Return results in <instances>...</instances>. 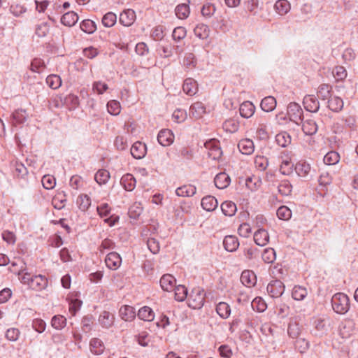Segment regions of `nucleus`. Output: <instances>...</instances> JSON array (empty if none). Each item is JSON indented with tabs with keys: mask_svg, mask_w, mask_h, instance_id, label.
Masks as SVG:
<instances>
[{
	"mask_svg": "<svg viewBox=\"0 0 358 358\" xmlns=\"http://www.w3.org/2000/svg\"><path fill=\"white\" fill-rule=\"evenodd\" d=\"M187 34L186 29L183 27H176L172 33L173 39L176 41H180L185 38Z\"/></svg>",
	"mask_w": 358,
	"mask_h": 358,
	"instance_id": "61",
	"label": "nucleus"
},
{
	"mask_svg": "<svg viewBox=\"0 0 358 358\" xmlns=\"http://www.w3.org/2000/svg\"><path fill=\"white\" fill-rule=\"evenodd\" d=\"M90 348V351L97 355L102 354L105 348L103 342L97 338L91 339Z\"/></svg>",
	"mask_w": 358,
	"mask_h": 358,
	"instance_id": "33",
	"label": "nucleus"
},
{
	"mask_svg": "<svg viewBox=\"0 0 358 358\" xmlns=\"http://www.w3.org/2000/svg\"><path fill=\"white\" fill-rule=\"evenodd\" d=\"M224 249L230 252L236 251L239 246V241L236 236L233 235L226 236L223 240Z\"/></svg>",
	"mask_w": 358,
	"mask_h": 358,
	"instance_id": "14",
	"label": "nucleus"
},
{
	"mask_svg": "<svg viewBox=\"0 0 358 358\" xmlns=\"http://www.w3.org/2000/svg\"><path fill=\"white\" fill-rule=\"evenodd\" d=\"M45 67V62L40 58H34L31 63L30 69L33 72L40 73Z\"/></svg>",
	"mask_w": 358,
	"mask_h": 358,
	"instance_id": "58",
	"label": "nucleus"
},
{
	"mask_svg": "<svg viewBox=\"0 0 358 358\" xmlns=\"http://www.w3.org/2000/svg\"><path fill=\"white\" fill-rule=\"evenodd\" d=\"M176 278L171 274H164L160 279V285L163 290L170 292L176 287Z\"/></svg>",
	"mask_w": 358,
	"mask_h": 358,
	"instance_id": "15",
	"label": "nucleus"
},
{
	"mask_svg": "<svg viewBox=\"0 0 358 358\" xmlns=\"http://www.w3.org/2000/svg\"><path fill=\"white\" fill-rule=\"evenodd\" d=\"M120 183L125 190L130 192L135 188L136 180L132 174L127 173L121 178Z\"/></svg>",
	"mask_w": 358,
	"mask_h": 358,
	"instance_id": "20",
	"label": "nucleus"
},
{
	"mask_svg": "<svg viewBox=\"0 0 358 358\" xmlns=\"http://www.w3.org/2000/svg\"><path fill=\"white\" fill-rule=\"evenodd\" d=\"M196 189L194 185H183L176 190L178 196H192L196 194Z\"/></svg>",
	"mask_w": 358,
	"mask_h": 358,
	"instance_id": "31",
	"label": "nucleus"
},
{
	"mask_svg": "<svg viewBox=\"0 0 358 358\" xmlns=\"http://www.w3.org/2000/svg\"><path fill=\"white\" fill-rule=\"evenodd\" d=\"M48 282L45 276L42 275H34L29 288L36 291H41L47 287Z\"/></svg>",
	"mask_w": 358,
	"mask_h": 358,
	"instance_id": "11",
	"label": "nucleus"
},
{
	"mask_svg": "<svg viewBox=\"0 0 358 358\" xmlns=\"http://www.w3.org/2000/svg\"><path fill=\"white\" fill-rule=\"evenodd\" d=\"M80 29L87 34H92L96 29V24L91 20H84L80 23Z\"/></svg>",
	"mask_w": 358,
	"mask_h": 358,
	"instance_id": "45",
	"label": "nucleus"
},
{
	"mask_svg": "<svg viewBox=\"0 0 358 358\" xmlns=\"http://www.w3.org/2000/svg\"><path fill=\"white\" fill-rule=\"evenodd\" d=\"M98 321L103 328L109 329L114 324L115 315L109 311L103 310L101 313Z\"/></svg>",
	"mask_w": 358,
	"mask_h": 358,
	"instance_id": "12",
	"label": "nucleus"
},
{
	"mask_svg": "<svg viewBox=\"0 0 358 358\" xmlns=\"http://www.w3.org/2000/svg\"><path fill=\"white\" fill-rule=\"evenodd\" d=\"M221 209L226 216L231 217L235 215L237 208L236 205L230 201H226L221 204Z\"/></svg>",
	"mask_w": 358,
	"mask_h": 358,
	"instance_id": "34",
	"label": "nucleus"
},
{
	"mask_svg": "<svg viewBox=\"0 0 358 358\" xmlns=\"http://www.w3.org/2000/svg\"><path fill=\"white\" fill-rule=\"evenodd\" d=\"M120 317L127 322L132 321L136 317V312L132 306L124 305L119 310Z\"/></svg>",
	"mask_w": 358,
	"mask_h": 358,
	"instance_id": "18",
	"label": "nucleus"
},
{
	"mask_svg": "<svg viewBox=\"0 0 358 358\" xmlns=\"http://www.w3.org/2000/svg\"><path fill=\"white\" fill-rule=\"evenodd\" d=\"M275 142L282 148H285L291 143V136L286 132L282 131L275 136Z\"/></svg>",
	"mask_w": 358,
	"mask_h": 358,
	"instance_id": "36",
	"label": "nucleus"
},
{
	"mask_svg": "<svg viewBox=\"0 0 358 358\" xmlns=\"http://www.w3.org/2000/svg\"><path fill=\"white\" fill-rule=\"evenodd\" d=\"M307 295V290L306 288L301 286H295L292 292V298L294 300H303Z\"/></svg>",
	"mask_w": 358,
	"mask_h": 358,
	"instance_id": "51",
	"label": "nucleus"
},
{
	"mask_svg": "<svg viewBox=\"0 0 358 358\" xmlns=\"http://www.w3.org/2000/svg\"><path fill=\"white\" fill-rule=\"evenodd\" d=\"M333 310L338 314H345L350 308L348 296L343 293H336L331 298Z\"/></svg>",
	"mask_w": 358,
	"mask_h": 358,
	"instance_id": "1",
	"label": "nucleus"
},
{
	"mask_svg": "<svg viewBox=\"0 0 358 358\" xmlns=\"http://www.w3.org/2000/svg\"><path fill=\"white\" fill-rule=\"evenodd\" d=\"M291 8L290 3L287 0H278L274 5L275 10L280 15L287 14Z\"/></svg>",
	"mask_w": 358,
	"mask_h": 358,
	"instance_id": "29",
	"label": "nucleus"
},
{
	"mask_svg": "<svg viewBox=\"0 0 358 358\" xmlns=\"http://www.w3.org/2000/svg\"><path fill=\"white\" fill-rule=\"evenodd\" d=\"M340 155L335 151L327 152L323 159L324 163L327 165H334L339 162Z\"/></svg>",
	"mask_w": 358,
	"mask_h": 358,
	"instance_id": "43",
	"label": "nucleus"
},
{
	"mask_svg": "<svg viewBox=\"0 0 358 358\" xmlns=\"http://www.w3.org/2000/svg\"><path fill=\"white\" fill-rule=\"evenodd\" d=\"M201 206L206 211H213L218 206L217 200L213 196H206L201 199Z\"/></svg>",
	"mask_w": 358,
	"mask_h": 358,
	"instance_id": "22",
	"label": "nucleus"
},
{
	"mask_svg": "<svg viewBox=\"0 0 358 358\" xmlns=\"http://www.w3.org/2000/svg\"><path fill=\"white\" fill-rule=\"evenodd\" d=\"M331 86L327 84H322L319 86L317 96L322 99H329L331 97Z\"/></svg>",
	"mask_w": 358,
	"mask_h": 358,
	"instance_id": "39",
	"label": "nucleus"
},
{
	"mask_svg": "<svg viewBox=\"0 0 358 358\" xmlns=\"http://www.w3.org/2000/svg\"><path fill=\"white\" fill-rule=\"evenodd\" d=\"M276 213L278 217L283 220H287L292 217L291 210L285 206L279 207Z\"/></svg>",
	"mask_w": 358,
	"mask_h": 358,
	"instance_id": "60",
	"label": "nucleus"
},
{
	"mask_svg": "<svg viewBox=\"0 0 358 358\" xmlns=\"http://www.w3.org/2000/svg\"><path fill=\"white\" fill-rule=\"evenodd\" d=\"M175 299L178 301H183L187 297V289L183 285L176 286Z\"/></svg>",
	"mask_w": 358,
	"mask_h": 358,
	"instance_id": "47",
	"label": "nucleus"
},
{
	"mask_svg": "<svg viewBox=\"0 0 358 358\" xmlns=\"http://www.w3.org/2000/svg\"><path fill=\"white\" fill-rule=\"evenodd\" d=\"M196 64V59L193 53H187L183 60V65L187 69H192Z\"/></svg>",
	"mask_w": 358,
	"mask_h": 358,
	"instance_id": "62",
	"label": "nucleus"
},
{
	"mask_svg": "<svg viewBox=\"0 0 358 358\" xmlns=\"http://www.w3.org/2000/svg\"><path fill=\"white\" fill-rule=\"evenodd\" d=\"M43 187L46 189H52L56 185L55 178L51 175H45L41 180Z\"/></svg>",
	"mask_w": 358,
	"mask_h": 358,
	"instance_id": "57",
	"label": "nucleus"
},
{
	"mask_svg": "<svg viewBox=\"0 0 358 358\" xmlns=\"http://www.w3.org/2000/svg\"><path fill=\"white\" fill-rule=\"evenodd\" d=\"M260 106L264 111L271 112L276 106V100L273 96H266L262 100Z\"/></svg>",
	"mask_w": 358,
	"mask_h": 358,
	"instance_id": "30",
	"label": "nucleus"
},
{
	"mask_svg": "<svg viewBox=\"0 0 358 358\" xmlns=\"http://www.w3.org/2000/svg\"><path fill=\"white\" fill-rule=\"evenodd\" d=\"M214 182L216 187L220 189L227 188L230 182V177L224 172H221L216 175L214 178Z\"/></svg>",
	"mask_w": 358,
	"mask_h": 358,
	"instance_id": "16",
	"label": "nucleus"
},
{
	"mask_svg": "<svg viewBox=\"0 0 358 358\" xmlns=\"http://www.w3.org/2000/svg\"><path fill=\"white\" fill-rule=\"evenodd\" d=\"M268 294L273 298L280 296L285 291V285L279 280H272L266 287Z\"/></svg>",
	"mask_w": 358,
	"mask_h": 358,
	"instance_id": "5",
	"label": "nucleus"
},
{
	"mask_svg": "<svg viewBox=\"0 0 358 358\" xmlns=\"http://www.w3.org/2000/svg\"><path fill=\"white\" fill-rule=\"evenodd\" d=\"M328 108L334 112H339L343 108V101L338 96L330 97L328 99Z\"/></svg>",
	"mask_w": 358,
	"mask_h": 358,
	"instance_id": "28",
	"label": "nucleus"
},
{
	"mask_svg": "<svg viewBox=\"0 0 358 358\" xmlns=\"http://www.w3.org/2000/svg\"><path fill=\"white\" fill-rule=\"evenodd\" d=\"M278 189L282 196H289L292 191V185L288 180H283L280 182Z\"/></svg>",
	"mask_w": 358,
	"mask_h": 358,
	"instance_id": "40",
	"label": "nucleus"
},
{
	"mask_svg": "<svg viewBox=\"0 0 358 358\" xmlns=\"http://www.w3.org/2000/svg\"><path fill=\"white\" fill-rule=\"evenodd\" d=\"M222 127L227 132L234 133L238 130L239 122L236 120L229 119L224 122Z\"/></svg>",
	"mask_w": 358,
	"mask_h": 358,
	"instance_id": "42",
	"label": "nucleus"
},
{
	"mask_svg": "<svg viewBox=\"0 0 358 358\" xmlns=\"http://www.w3.org/2000/svg\"><path fill=\"white\" fill-rule=\"evenodd\" d=\"M268 234L264 229H259L254 234V241L255 243L259 246L266 245L268 243Z\"/></svg>",
	"mask_w": 358,
	"mask_h": 358,
	"instance_id": "21",
	"label": "nucleus"
},
{
	"mask_svg": "<svg viewBox=\"0 0 358 358\" xmlns=\"http://www.w3.org/2000/svg\"><path fill=\"white\" fill-rule=\"evenodd\" d=\"M287 115L289 119L297 124L303 122V110L296 103H290L287 107Z\"/></svg>",
	"mask_w": 358,
	"mask_h": 358,
	"instance_id": "4",
	"label": "nucleus"
},
{
	"mask_svg": "<svg viewBox=\"0 0 358 358\" xmlns=\"http://www.w3.org/2000/svg\"><path fill=\"white\" fill-rule=\"evenodd\" d=\"M189 7L188 5L182 3L176 6V15L180 19H185L189 16Z\"/></svg>",
	"mask_w": 358,
	"mask_h": 358,
	"instance_id": "49",
	"label": "nucleus"
},
{
	"mask_svg": "<svg viewBox=\"0 0 358 358\" xmlns=\"http://www.w3.org/2000/svg\"><path fill=\"white\" fill-rule=\"evenodd\" d=\"M120 103L116 100H110L107 103V110L113 115H117L120 113Z\"/></svg>",
	"mask_w": 358,
	"mask_h": 358,
	"instance_id": "53",
	"label": "nucleus"
},
{
	"mask_svg": "<svg viewBox=\"0 0 358 358\" xmlns=\"http://www.w3.org/2000/svg\"><path fill=\"white\" fill-rule=\"evenodd\" d=\"M246 10L255 15L259 7V0H247L244 2Z\"/></svg>",
	"mask_w": 358,
	"mask_h": 358,
	"instance_id": "64",
	"label": "nucleus"
},
{
	"mask_svg": "<svg viewBox=\"0 0 358 358\" xmlns=\"http://www.w3.org/2000/svg\"><path fill=\"white\" fill-rule=\"evenodd\" d=\"M66 324V319L60 315H55L51 320V325L56 329H62Z\"/></svg>",
	"mask_w": 358,
	"mask_h": 358,
	"instance_id": "48",
	"label": "nucleus"
},
{
	"mask_svg": "<svg viewBox=\"0 0 358 358\" xmlns=\"http://www.w3.org/2000/svg\"><path fill=\"white\" fill-rule=\"evenodd\" d=\"M324 319H317L315 322V328L317 331L316 335H322L327 331V324Z\"/></svg>",
	"mask_w": 358,
	"mask_h": 358,
	"instance_id": "59",
	"label": "nucleus"
},
{
	"mask_svg": "<svg viewBox=\"0 0 358 358\" xmlns=\"http://www.w3.org/2000/svg\"><path fill=\"white\" fill-rule=\"evenodd\" d=\"M130 152L134 158L136 159H143L147 152L146 145L142 142L136 141L132 145Z\"/></svg>",
	"mask_w": 358,
	"mask_h": 358,
	"instance_id": "10",
	"label": "nucleus"
},
{
	"mask_svg": "<svg viewBox=\"0 0 358 358\" xmlns=\"http://www.w3.org/2000/svg\"><path fill=\"white\" fill-rule=\"evenodd\" d=\"M217 314L223 319H227L231 314L230 306L225 302H220L216 306Z\"/></svg>",
	"mask_w": 358,
	"mask_h": 358,
	"instance_id": "37",
	"label": "nucleus"
},
{
	"mask_svg": "<svg viewBox=\"0 0 358 358\" xmlns=\"http://www.w3.org/2000/svg\"><path fill=\"white\" fill-rule=\"evenodd\" d=\"M205 147L209 150L208 155L213 159H218L222 156V152L218 145V141L215 139L210 140L205 143Z\"/></svg>",
	"mask_w": 358,
	"mask_h": 358,
	"instance_id": "6",
	"label": "nucleus"
},
{
	"mask_svg": "<svg viewBox=\"0 0 358 358\" xmlns=\"http://www.w3.org/2000/svg\"><path fill=\"white\" fill-rule=\"evenodd\" d=\"M78 20L77 13L73 11H69L64 14L61 18V22L68 27L73 26Z\"/></svg>",
	"mask_w": 358,
	"mask_h": 358,
	"instance_id": "27",
	"label": "nucleus"
},
{
	"mask_svg": "<svg viewBox=\"0 0 358 358\" xmlns=\"http://www.w3.org/2000/svg\"><path fill=\"white\" fill-rule=\"evenodd\" d=\"M157 141L162 146H169L173 143L174 135L170 129H162L157 135Z\"/></svg>",
	"mask_w": 358,
	"mask_h": 358,
	"instance_id": "8",
	"label": "nucleus"
},
{
	"mask_svg": "<svg viewBox=\"0 0 358 358\" xmlns=\"http://www.w3.org/2000/svg\"><path fill=\"white\" fill-rule=\"evenodd\" d=\"M110 178V173L106 169L99 170L94 176V179L99 185L106 184Z\"/></svg>",
	"mask_w": 358,
	"mask_h": 358,
	"instance_id": "46",
	"label": "nucleus"
},
{
	"mask_svg": "<svg viewBox=\"0 0 358 358\" xmlns=\"http://www.w3.org/2000/svg\"><path fill=\"white\" fill-rule=\"evenodd\" d=\"M13 119V124H18L23 123L26 120L27 115L24 110H15L12 115Z\"/></svg>",
	"mask_w": 358,
	"mask_h": 358,
	"instance_id": "54",
	"label": "nucleus"
},
{
	"mask_svg": "<svg viewBox=\"0 0 358 358\" xmlns=\"http://www.w3.org/2000/svg\"><path fill=\"white\" fill-rule=\"evenodd\" d=\"M255 107L250 101H244L240 106V115L244 118L250 117L255 113Z\"/></svg>",
	"mask_w": 358,
	"mask_h": 358,
	"instance_id": "23",
	"label": "nucleus"
},
{
	"mask_svg": "<svg viewBox=\"0 0 358 358\" xmlns=\"http://www.w3.org/2000/svg\"><path fill=\"white\" fill-rule=\"evenodd\" d=\"M136 20V13L132 9L124 10L120 15L119 22L125 27H129Z\"/></svg>",
	"mask_w": 358,
	"mask_h": 358,
	"instance_id": "13",
	"label": "nucleus"
},
{
	"mask_svg": "<svg viewBox=\"0 0 358 358\" xmlns=\"http://www.w3.org/2000/svg\"><path fill=\"white\" fill-rule=\"evenodd\" d=\"M294 164L289 160H283L280 166V171L285 176H289L293 172Z\"/></svg>",
	"mask_w": 358,
	"mask_h": 358,
	"instance_id": "56",
	"label": "nucleus"
},
{
	"mask_svg": "<svg viewBox=\"0 0 358 358\" xmlns=\"http://www.w3.org/2000/svg\"><path fill=\"white\" fill-rule=\"evenodd\" d=\"M333 178L328 172H322L319 177V184L320 186L327 187L332 183Z\"/></svg>",
	"mask_w": 358,
	"mask_h": 358,
	"instance_id": "63",
	"label": "nucleus"
},
{
	"mask_svg": "<svg viewBox=\"0 0 358 358\" xmlns=\"http://www.w3.org/2000/svg\"><path fill=\"white\" fill-rule=\"evenodd\" d=\"M252 307L254 310H256L259 313H262L266 309L267 306L263 299L261 297H256L252 301Z\"/></svg>",
	"mask_w": 358,
	"mask_h": 358,
	"instance_id": "55",
	"label": "nucleus"
},
{
	"mask_svg": "<svg viewBox=\"0 0 358 358\" xmlns=\"http://www.w3.org/2000/svg\"><path fill=\"white\" fill-rule=\"evenodd\" d=\"M317 129V124L314 120L308 119L302 122V129L306 135L312 136L315 134Z\"/></svg>",
	"mask_w": 358,
	"mask_h": 358,
	"instance_id": "24",
	"label": "nucleus"
},
{
	"mask_svg": "<svg viewBox=\"0 0 358 358\" xmlns=\"http://www.w3.org/2000/svg\"><path fill=\"white\" fill-rule=\"evenodd\" d=\"M138 317L142 320L149 322L153 320L155 314L150 307L143 306L139 309L138 312Z\"/></svg>",
	"mask_w": 358,
	"mask_h": 358,
	"instance_id": "35",
	"label": "nucleus"
},
{
	"mask_svg": "<svg viewBox=\"0 0 358 358\" xmlns=\"http://www.w3.org/2000/svg\"><path fill=\"white\" fill-rule=\"evenodd\" d=\"M305 109L311 113H316L320 108V103L314 95H306L303 100Z\"/></svg>",
	"mask_w": 358,
	"mask_h": 358,
	"instance_id": "9",
	"label": "nucleus"
},
{
	"mask_svg": "<svg viewBox=\"0 0 358 358\" xmlns=\"http://www.w3.org/2000/svg\"><path fill=\"white\" fill-rule=\"evenodd\" d=\"M241 281L246 287H252L257 282L256 275L252 271L245 270L241 273Z\"/></svg>",
	"mask_w": 358,
	"mask_h": 358,
	"instance_id": "19",
	"label": "nucleus"
},
{
	"mask_svg": "<svg viewBox=\"0 0 358 358\" xmlns=\"http://www.w3.org/2000/svg\"><path fill=\"white\" fill-rule=\"evenodd\" d=\"M182 90L184 92L189 96H192L196 93L197 85L196 81L192 78H187L185 80Z\"/></svg>",
	"mask_w": 358,
	"mask_h": 358,
	"instance_id": "26",
	"label": "nucleus"
},
{
	"mask_svg": "<svg viewBox=\"0 0 358 358\" xmlns=\"http://www.w3.org/2000/svg\"><path fill=\"white\" fill-rule=\"evenodd\" d=\"M69 110H73L77 108L80 104L79 98L78 96L70 94L64 99V103Z\"/></svg>",
	"mask_w": 358,
	"mask_h": 358,
	"instance_id": "38",
	"label": "nucleus"
},
{
	"mask_svg": "<svg viewBox=\"0 0 358 358\" xmlns=\"http://www.w3.org/2000/svg\"><path fill=\"white\" fill-rule=\"evenodd\" d=\"M194 33L200 39H206L209 36L210 29L206 24H199L194 29Z\"/></svg>",
	"mask_w": 358,
	"mask_h": 358,
	"instance_id": "32",
	"label": "nucleus"
},
{
	"mask_svg": "<svg viewBox=\"0 0 358 358\" xmlns=\"http://www.w3.org/2000/svg\"><path fill=\"white\" fill-rule=\"evenodd\" d=\"M46 83L50 88L56 90L61 86L62 79L57 75L51 74L46 78Z\"/></svg>",
	"mask_w": 358,
	"mask_h": 358,
	"instance_id": "44",
	"label": "nucleus"
},
{
	"mask_svg": "<svg viewBox=\"0 0 358 358\" xmlns=\"http://www.w3.org/2000/svg\"><path fill=\"white\" fill-rule=\"evenodd\" d=\"M257 136L261 140L268 138V133L266 131V121H259L257 128Z\"/></svg>",
	"mask_w": 358,
	"mask_h": 358,
	"instance_id": "52",
	"label": "nucleus"
},
{
	"mask_svg": "<svg viewBox=\"0 0 358 358\" xmlns=\"http://www.w3.org/2000/svg\"><path fill=\"white\" fill-rule=\"evenodd\" d=\"M238 148L240 152L243 155H250L254 152V143L250 139L241 140L238 144Z\"/></svg>",
	"mask_w": 358,
	"mask_h": 358,
	"instance_id": "25",
	"label": "nucleus"
},
{
	"mask_svg": "<svg viewBox=\"0 0 358 358\" xmlns=\"http://www.w3.org/2000/svg\"><path fill=\"white\" fill-rule=\"evenodd\" d=\"M117 21V16L114 13L108 12L102 18V24L106 27H113Z\"/></svg>",
	"mask_w": 358,
	"mask_h": 358,
	"instance_id": "50",
	"label": "nucleus"
},
{
	"mask_svg": "<svg viewBox=\"0 0 358 358\" xmlns=\"http://www.w3.org/2000/svg\"><path fill=\"white\" fill-rule=\"evenodd\" d=\"M206 113V107L201 102L193 103L189 108V116L196 120L201 118Z\"/></svg>",
	"mask_w": 358,
	"mask_h": 358,
	"instance_id": "17",
	"label": "nucleus"
},
{
	"mask_svg": "<svg viewBox=\"0 0 358 358\" xmlns=\"http://www.w3.org/2000/svg\"><path fill=\"white\" fill-rule=\"evenodd\" d=\"M204 301V291L199 287L194 288L188 297V306L193 309H199L203 306Z\"/></svg>",
	"mask_w": 358,
	"mask_h": 358,
	"instance_id": "2",
	"label": "nucleus"
},
{
	"mask_svg": "<svg viewBox=\"0 0 358 358\" xmlns=\"http://www.w3.org/2000/svg\"><path fill=\"white\" fill-rule=\"evenodd\" d=\"M297 176L305 181L310 180L315 176V171L311 169L310 164L305 161H299L294 166Z\"/></svg>",
	"mask_w": 358,
	"mask_h": 358,
	"instance_id": "3",
	"label": "nucleus"
},
{
	"mask_svg": "<svg viewBox=\"0 0 358 358\" xmlns=\"http://www.w3.org/2000/svg\"><path fill=\"white\" fill-rule=\"evenodd\" d=\"M76 203L80 210L86 211L91 205V199L86 194H81L77 198Z\"/></svg>",
	"mask_w": 358,
	"mask_h": 358,
	"instance_id": "41",
	"label": "nucleus"
},
{
	"mask_svg": "<svg viewBox=\"0 0 358 358\" xmlns=\"http://www.w3.org/2000/svg\"><path fill=\"white\" fill-rule=\"evenodd\" d=\"M105 262L108 268L116 270L121 265L122 258L116 252H111L106 255Z\"/></svg>",
	"mask_w": 358,
	"mask_h": 358,
	"instance_id": "7",
	"label": "nucleus"
}]
</instances>
